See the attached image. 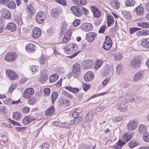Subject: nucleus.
Here are the masks:
<instances>
[{
	"instance_id": "nucleus-1",
	"label": "nucleus",
	"mask_w": 149,
	"mask_h": 149,
	"mask_svg": "<svg viewBox=\"0 0 149 149\" xmlns=\"http://www.w3.org/2000/svg\"><path fill=\"white\" fill-rule=\"evenodd\" d=\"M65 52L70 55L68 56L70 58L75 57L80 52L78 50V47L76 44L73 42H70L64 48Z\"/></svg>"
},
{
	"instance_id": "nucleus-2",
	"label": "nucleus",
	"mask_w": 149,
	"mask_h": 149,
	"mask_svg": "<svg viewBox=\"0 0 149 149\" xmlns=\"http://www.w3.org/2000/svg\"><path fill=\"white\" fill-rule=\"evenodd\" d=\"M46 15L42 11L38 12L36 14L35 19L36 22L39 24L43 23L45 19Z\"/></svg>"
},
{
	"instance_id": "nucleus-3",
	"label": "nucleus",
	"mask_w": 149,
	"mask_h": 149,
	"mask_svg": "<svg viewBox=\"0 0 149 149\" xmlns=\"http://www.w3.org/2000/svg\"><path fill=\"white\" fill-rule=\"evenodd\" d=\"M141 62L140 58H136L132 59L130 62V66L132 68L137 69L140 67Z\"/></svg>"
},
{
	"instance_id": "nucleus-4",
	"label": "nucleus",
	"mask_w": 149,
	"mask_h": 149,
	"mask_svg": "<svg viewBox=\"0 0 149 149\" xmlns=\"http://www.w3.org/2000/svg\"><path fill=\"white\" fill-rule=\"evenodd\" d=\"M138 123L135 120H131L130 121L127 125V129L130 131L135 130L137 128Z\"/></svg>"
},
{
	"instance_id": "nucleus-5",
	"label": "nucleus",
	"mask_w": 149,
	"mask_h": 149,
	"mask_svg": "<svg viewBox=\"0 0 149 149\" xmlns=\"http://www.w3.org/2000/svg\"><path fill=\"white\" fill-rule=\"evenodd\" d=\"M17 57V55L16 53L11 52L8 53L5 57L6 61L10 62L14 61Z\"/></svg>"
},
{
	"instance_id": "nucleus-6",
	"label": "nucleus",
	"mask_w": 149,
	"mask_h": 149,
	"mask_svg": "<svg viewBox=\"0 0 149 149\" xmlns=\"http://www.w3.org/2000/svg\"><path fill=\"white\" fill-rule=\"evenodd\" d=\"M6 74L11 80L16 79L18 77L17 74L14 71L10 69H7L6 70Z\"/></svg>"
},
{
	"instance_id": "nucleus-7",
	"label": "nucleus",
	"mask_w": 149,
	"mask_h": 149,
	"mask_svg": "<svg viewBox=\"0 0 149 149\" xmlns=\"http://www.w3.org/2000/svg\"><path fill=\"white\" fill-rule=\"evenodd\" d=\"M73 74L74 77L77 78L78 75H79L80 73V69L81 65L77 63L73 65Z\"/></svg>"
},
{
	"instance_id": "nucleus-8",
	"label": "nucleus",
	"mask_w": 149,
	"mask_h": 149,
	"mask_svg": "<svg viewBox=\"0 0 149 149\" xmlns=\"http://www.w3.org/2000/svg\"><path fill=\"white\" fill-rule=\"evenodd\" d=\"M81 29L84 31L88 32L92 31L93 29V27L90 23H85L81 25Z\"/></svg>"
},
{
	"instance_id": "nucleus-9",
	"label": "nucleus",
	"mask_w": 149,
	"mask_h": 149,
	"mask_svg": "<svg viewBox=\"0 0 149 149\" xmlns=\"http://www.w3.org/2000/svg\"><path fill=\"white\" fill-rule=\"evenodd\" d=\"M70 10L75 16L79 17L81 16L82 13L80 8L79 7L77 6H73L71 8Z\"/></svg>"
},
{
	"instance_id": "nucleus-10",
	"label": "nucleus",
	"mask_w": 149,
	"mask_h": 149,
	"mask_svg": "<svg viewBox=\"0 0 149 149\" xmlns=\"http://www.w3.org/2000/svg\"><path fill=\"white\" fill-rule=\"evenodd\" d=\"M113 69L112 68L105 66L103 67L102 70V74L104 76H106L112 74Z\"/></svg>"
},
{
	"instance_id": "nucleus-11",
	"label": "nucleus",
	"mask_w": 149,
	"mask_h": 149,
	"mask_svg": "<svg viewBox=\"0 0 149 149\" xmlns=\"http://www.w3.org/2000/svg\"><path fill=\"white\" fill-rule=\"evenodd\" d=\"M93 78V73L91 71H88L86 73L84 76V80L88 82L91 81Z\"/></svg>"
},
{
	"instance_id": "nucleus-12",
	"label": "nucleus",
	"mask_w": 149,
	"mask_h": 149,
	"mask_svg": "<svg viewBox=\"0 0 149 149\" xmlns=\"http://www.w3.org/2000/svg\"><path fill=\"white\" fill-rule=\"evenodd\" d=\"M34 93V90L31 88H29L26 89L24 92L23 97L25 98L30 97Z\"/></svg>"
},
{
	"instance_id": "nucleus-13",
	"label": "nucleus",
	"mask_w": 149,
	"mask_h": 149,
	"mask_svg": "<svg viewBox=\"0 0 149 149\" xmlns=\"http://www.w3.org/2000/svg\"><path fill=\"white\" fill-rule=\"evenodd\" d=\"M82 65L84 69H89L93 67V63L91 61L88 60L84 61L82 63Z\"/></svg>"
},
{
	"instance_id": "nucleus-14",
	"label": "nucleus",
	"mask_w": 149,
	"mask_h": 149,
	"mask_svg": "<svg viewBox=\"0 0 149 149\" xmlns=\"http://www.w3.org/2000/svg\"><path fill=\"white\" fill-rule=\"evenodd\" d=\"M96 34L94 32H90L86 35V39L89 42L93 41L96 37Z\"/></svg>"
},
{
	"instance_id": "nucleus-15",
	"label": "nucleus",
	"mask_w": 149,
	"mask_h": 149,
	"mask_svg": "<svg viewBox=\"0 0 149 149\" xmlns=\"http://www.w3.org/2000/svg\"><path fill=\"white\" fill-rule=\"evenodd\" d=\"M41 33V31L39 28H35L33 31V37L35 39H37L40 36Z\"/></svg>"
},
{
	"instance_id": "nucleus-16",
	"label": "nucleus",
	"mask_w": 149,
	"mask_h": 149,
	"mask_svg": "<svg viewBox=\"0 0 149 149\" xmlns=\"http://www.w3.org/2000/svg\"><path fill=\"white\" fill-rule=\"evenodd\" d=\"M71 30L69 29L64 35L62 39V41L63 42L67 43L70 40L71 36Z\"/></svg>"
},
{
	"instance_id": "nucleus-17",
	"label": "nucleus",
	"mask_w": 149,
	"mask_h": 149,
	"mask_svg": "<svg viewBox=\"0 0 149 149\" xmlns=\"http://www.w3.org/2000/svg\"><path fill=\"white\" fill-rule=\"evenodd\" d=\"M90 9L93 13L94 16L96 17H99L101 15V13L99 10L94 6H91Z\"/></svg>"
},
{
	"instance_id": "nucleus-18",
	"label": "nucleus",
	"mask_w": 149,
	"mask_h": 149,
	"mask_svg": "<svg viewBox=\"0 0 149 149\" xmlns=\"http://www.w3.org/2000/svg\"><path fill=\"white\" fill-rule=\"evenodd\" d=\"M26 50L29 52L33 53L36 50V47L33 44H27L26 47Z\"/></svg>"
},
{
	"instance_id": "nucleus-19",
	"label": "nucleus",
	"mask_w": 149,
	"mask_h": 149,
	"mask_svg": "<svg viewBox=\"0 0 149 149\" xmlns=\"http://www.w3.org/2000/svg\"><path fill=\"white\" fill-rule=\"evenodd\" d=\"M8 140L7 134L5 133L0 136V144L3 146H4L7 144Z\"/></svg>"
},
{
	"instance_id": "nucleus-20",
	"label": "nucleus",
	"mask_w": 149,
	"mask_h": 149,
	"mask_svg": "<svg viewBox=\"0 0 149 149\" xmlns=\"http://www.w3.org/2000/svg\"><path fill=\"white\" fill-rule=\"evenodd\" d=\"M1 12L3 17L7 19L11 18V15L10 11L7 9L3 8L1 9Z\"/></svg>"
},
{
	"instance_id": "nucleus-21",
	"label": "nucleus",
	"mask_w": 149,
	"mask_h": 149,
	"mask_svg": "<svg viewBox=\"0 0 149 149\" xmlns=\"http://www.w3.org/2000/svg\"><path fill=\"white\" fill-rule=\"evenodd\" d=\"M134 10L137 15L140 16L142 15L144 12L143 8L141 6H137L134 9Z\"/></svg>"
},
{
	"instance_id": "nucleus-22",
	"label": "nucleus",
	"mask_w": 149,
	"mask_h": 149,
	"mask_svg": "<svg viewBox=\"0 0 149 149\" xmlns=\"http://www.w3.org/2000/svg\"><path fill=\"white\" fill-rule=\"evenodd\" d=\"M143 76V72L142 71H139L136 73L134 75V80L135 81H138L141 79Z\"/></svg>"
},
{
	"instance_id": "nucleus-23",
	"label": "nucleus",
	"mask_w": 149,
	"mask_h": 149,
	"mask_svg": "<svg viewBox=\"0 0 149 149\" xmlns=\"http://www.w3.org/2000/svg\"><path fill=\"white\" fill-rule=\"evenodd\" d=\"M6 27L8 30L12 31H15L17 29L16 25L13 22L8 23Z\"/></svg>"
},
{
	"instance_id": "nucleus-24",
	"label": "nucleus",
	"mask_w": 149,
	"mask_h": 149,
	"mask_svg": "<svg viewBox=\"0 0 149 149\" xmlns=\"http://www.w3.org/2000/svg\"><path fill=\"white\" fill-rule=\"evenodd\" d=\"M55 109L53 106H51L45 112V115L49 116L52 115L55 111Z\"/></svg>"
},
{
	"instance_id": "nucleus-25",
	"label": "nucleus",
	"mask_w": 149,
	"mask_h": 149,
	"mask_svg": "<svg viewBox=\"0 0 149 149\" xmlns=\"http://www.w3.org/2000/svg\"><path fill=\"white\" fill-rule=\"evenodd\" d=\"M74 3L81 7L86 5L87 2L86 0H74Z\"/></svg>"
},
{
	"instance_id": "nucleus-26",
	"label": "nucleus",
	"mask_w": 149,
	"mask_h": 149,
	"mask_svg": "<svg viewBox=\"0 0 149 149\" xmlns=\"http://www.w3.org/2000/svg\"><path fill=\"white\" fill-rule=\"evenodd\" d=\"M141 45L144 47L148 48H149V39L143 38L141 41Z\"/></svg>"
},
{
	"instance_id": "nucleus-27",
	"label": "nucleus",
	"mask_w": 149,
	"mask_h": 149,
	"mask_svg": "<svg viewBox=\"0 0 149 149\" xmlns=\"http://www.w3.org/2000/svg\"><path fill=\"white\" fill-rule=\"evenodd\" d=\"M114 59L117 61H120L122 58V54L118 52H116L113 54Z\"/></svg>"
},
{
	"instance_id": "nucleus-28",
	"label": "nucleus",
	"mask_w": 149,
	"mask_h": 149,
	"mask_svg": "<svg viewBox=\"0 0 149 149\" xmlns=\"http://www.w3.org/2000/svg\"><path fill=\"white\" fill-rule=\"evenodd\" d=\"M26 8L27 12L29 15H32L34 12V8L33 6L31 4H29L27 5Z\"/></svg>"
},
{
	"instance_id": "nucleus-29",
	"label": "nucleus",
	"mask_w": 149,
	"mask_h": 149,
	"mask_svg": "<svg viewBox=\"0 0 149 149\" xmlns=\"http://www.w3.org/2000/svg\"><path fill=\"white\" fill-rule=\"evenodd\" d=\"M114 19L113 17L111 15H109L107 17V25L109 26H111L114 22Z\"/></svg>"
},
{
	"instance_id": "nucleus-30",
	"label": "nucleus",
	"mask_w": 149,
	"mask_h": 149,
	"mask_svg": "<svg viewBox=\"0 0 149 149\" xmlns=\"http://www.w3.org/2000/svg\"><path fill=\"white\" fill-rule=\"evenodd\" d=\"M13 117V119L18 120L21 118L22 115L19 112L16 111L14 112Z\"/></svg>"
},
{
	"instance_id": "nucleus-31",
	"label": "nucleus",
	"mask_w": 149,
	"mask_h": 149,
	"mask_svg": "<svg viewBox=\"0 0 149 149\" xmlns=\"http://www.w3.org/2000/svg\"><path fill=\"white\" fill-rule=\"evenodd\" d=\"M138 130L140 133L143 134L147 133L146 127L143 125H141L139 126Z\"/></svg>"
},
{
	"instance_id": "nucleus-32",
	"label": "nucleus",
	"mask_w": 149,
	"mask_h": 149,
	"mask_svg": "<svg viewBox=\"0 0 149 149\" xmlns=\"http://www.w3.org/2000/svg\"><path fill=\"white\" fill-rule=\"evenodd\" d=\"M112 46V43L104 42L103 45V48L106 50H109Z\"/></svg>"
},
{
	"instance_id": "nucleus-33",
	"label": "nucleus",
	"mask_w": 149,
	"mask_h": 149,
	"mask_svg": "<svg viewBox=\"0 0 149 149\" xmlns=\"http://www.w3.org/2000/svg\"><path fill=\"white\" fill-rule=\"evenodd\" d=\"M93 116L94 115L92 113H88L85 118V121L87 122L91 121L92 120Z\"/></svg>"
},
{
	"instance_id": "nucleus-34",
	"label": "nucleus",
	"mask_w": 149,
	"mask_h": 149,
	"mask_svg": "<svg viewBox=\"0 0 149 149\" xmlns=\"http://www.w3.org/2000/svg\"><path fill=\"white\" fill-rule=\"evenodd\" d=\"M95 148L93 147L92 148L91 146L90 145L81 144L79 146L78 149H93Z\"/></svg>"
},
{
	"instance_id": "nucleus-35",
	"label": "nucleus",
	"mask_w": 149,
	"mask_h": 149,
	"mask_svg": "<svg viewBox=\"0 0 149 149\" xmlns=\"http://www.w3.org/2000/svg\"><path fill=\"white\" fill-rule=\"evenodd\" d=\"M58 76L57 74H54L51 75L49 77V80L50 83H54L58 79Z\"/></svg>"
},
{
	"instance_id": "nucleus-36",
	"label": "nucleus",
	"mask_w": 149,
	"mask_h": 149,
	"mask_svg": "<svg viewBox=\"0 0 149 149\" xmlns=\"http://www.w3.org/2000/svg\"><path fill=\"white\" fill-rule=\"evenodd\" d=\"M59 14V10L57 9H53L51 11V15L54 17H57L58 16Z\"/></svg>"
},
{
	"instance_id": "nucleus-37",
	"label": "nucleus",
	"mask_w": 149,
	"mask_h": 149,
	"mask_svg": "<svg viewBox=\"0 0 149 149\" xmlns=\"http://www.w3.org/2000/svg\"><path fill=\"white\" fill-rule=\"evenodd\" d=\"M66 89L72 92L73 93H77L79 91V89L77 88H72L71 86H67L65 87Z\"/></svg>"
},
{
	"instance_id": "nucleus-38",
	"label": "nucleus",
	"mask_w": 149,
	"mask_h": 149,
	"mask_svg": "<svg viewBox=\"0 0 149 149\" xmlns=\"http://www.w3.org/2000/svg\"><path fill=\"white\" fill-rule=\"evenodd\" d=\"M132 136L131 134H130L129 133H126L123 136V138L125 141H128Z\"/></svg>"
},
{
	"instance_id": "nucleus-39",
	"label": "nucleus",
	"mask_w": 149,
	"mask_h": 149,
	"mask_svg": "<svg viewBox=\"0 0 149 149\" xmlns=\"http://www.w3.org/2000/svg\"><path fill=\"white\" fill-rule=\"evenodd\" d=\"M116 107L119 109H125L127 107L126 104L118 103L116 105Z\"/></svg>"
},
{
	"instance_id": "nucleus-40",
	"label": "nucleus",
	"mask_w": 149,
	"mask_h": 149,
	"mask_svg": "<svg viewBox=\"0 0 149 149\" xmlns=\"http://www.w3.org/2000/svg\"><path fill=\"white\" fill-rule=\"evenodd\" d=\"M48 76L46 74H43L40 77L39 81L42 83H44L47 79Z\"/></svg>"
},
{
	"instance_id": "nucleus-41",
	"label": "nucleus",
	"mask_w": 149,
	"mask_h": 149,
	"mask_svg": "<svg viewBox=\"0 0 149 149\" xmlns=\"http://www.w3.org/2000/svg\"><path fill=\"white\" fill-rule=\"evenodd\" d=\"M125 3L126 6H130L134 5L135 2L134 0H125Z\"/></svg>"
},
{
	"instance_id": "nucleus-42",
	"label": "nucleus",
	"mask_w": 149,
	"mask_h": 149,
	"mask_svg": "<svg viewBox=\"0 0 149 149\" xmlns=\"http://www.w3.org/2000/svg\"><path fill=\"white\" fill-rule=\"evenodd\" d=\"M58 97V94L57 93L55 92H54L52 93L51 95V98L53 104L56 101Z\"/></svg>"
},
{
	"instance_id": "nucleus-43",
	"label": "nucleus",
	"mask_w": 149,
	"mask_h": 149,
	"mask_svg": "<svg viewBox=\"0 0 149 149\" xmlns=\"http://www.w3.org/2000/svg\"><path fill=\"white\" fill-rule=\"evenodd\" d=\"M7 4V6L10 9H13L16 7V3L14 1H11L8 4Z\"/></svg>"
},
{
	"instance_id": "nucleus-44",
	"label": "nucleus",
	"mask_w": 149,
	"mask_h": 149,
	"mask_svg": "<svg viewBox=\"0 0 149 149\" xmlns=\"http://www.w3.org/2000/svg\"><path fill=\"white\" fill-rule=\"evenodd\" d=\"M102 61L101 60H96L95 62L94 68L96 69L100 68L102 65Z\"/></svg>"
},
{
	"instance_id": "nucleus-45",
	"label": "nucleus",
	"mask_w": 149,
	"mask_h": 149,
	"mask_svg": "<svg viewBox=\"0 0 149 149\" xmlns=\"http://www.w3.org/2000/svg\"><path fill=\"white\" fill-rule=\"evenodd\" d=\"M143 140L146 142H149V134L148 133H146L143 135Z\"/></svg>"
},
{
	"instance_id": "nucleus-46",
	"label": "nucleus",
	"mask_w": 149,
	"mask_h": 149,
	"mask_svg": "<svg viewBox=\"0 0 149 149\" xmlns=\"http://www.w3.org/2000/svg\"><path fill=\"white\" fill-rule=\"evenodd\" d=\"M122 65L120 64L118 65L116 67V74L118 75L122 71Z\"/></svg>"
},
{
	"instance_id": "nucleus-47",
	"label": "nucleus",
	"mask_w": 149,
	"mask_h": 149,
	"mask_svg": "<svg viewBox=\"0 0 149 149\" xmlns=\"http://www.w3.org/2000/svg\"><path fill=\"white\" fill-rule=\"evenodd\" d=\"M139 24L143 28H147L149 27V23L146 22H141Z\"/></svg>"
},
{
	"instance_id": "nucleus-48",
	"label": "nucleus",
	"mask_w": 149,
	"mask_h": 149,
	"mask_svg": "<svg viewBox=\"0 0 149 149\" xmlns=\"http://www.w3.org/2000/svg\"><path fill=\"white\" fill-rule=\"evenodd\" d=\"M120 85L123 88H126L127 87L128 84L126 81H123L120 83Z\"/></svg>"
},
{
	"instance_id": "nucleus-49",
	"label": "nucleus",
	"mask_w": 149,
	"mask_h": 149,
	"mask_svg": "<svg viewBox=\"0 0 149 149\" xmlns=\"http://www.w3.org/2000/svg\"><path fill=\"white\" fill-rule=\"evenodd\" d=\"M44 94L45 96H47L50 93V89L49 88H45L43 90Z\"/></svg>"
},
{
	"instance_id": "nucleus-50",
	"label": "nucleus",
	"mask_w": 149,
	"mask_h": 149,
	"mask_svg": "<svg viewBox=\"0 0 149 149\" xmlns=\"http://www.w3.org/2000/svg\"><path fill=\"white\" fill-rule=\"evenodd\" d=\"M36 98L35 97H33L31 99H29L28 101V102L29 104L33 105L36 102Z\"/></svg>"
},
{
	"instance_id": "nucleus-51",
	"label": "nucleus",
	"mask_w": 149,
	"mask_h": 149,
	"mask_svg": "<svg viewBox=\"0 0 149 149\" xmlns=\"http://www.w3.org/2000/svg\"><path fill=\"white\" fill-rule=\"evenodd\" d=\"M90 85L87 83H83V89L85 91H86L88 90L90 88Z\"/></svg>"
},
{
	"instance_id": "nucleus-52",
	"label": "nucleus",
	"mask_w": 149,
	"mask_h": 149,
	"mask_svg": "<svg viewBox=\"0 0 149 149\" xmlns=\"http://www.w3.org/2000/svg\"><path fill=\"white\" fill-rule=\"evenodd\" d=\"M40 148L41 149H48L49 145L47 143H44L40 146Z\"/></svg>"
},
{
	"instance_id": "nucleus-53",
	"label": "nucleus",
	"mask_w": 149,
	"mask_h": 149,
	"mask_svg": "<svg viewBox=\"0 0 149 149\" xmlns=\"http://www.w3.org/2000/svg\"><path fill=\"white\" fill-rule=\"evenodd\" d=\"M137 145V143L135 141L130 142L129 143V146L131 148H133Z\"/></svg>"
},
{
	"instance_id": "nucleus-54",
	"label": "nucleus",
	"mask_w": 149,
	"mask_h": 149,
	"mask_svg": "<svg viewBox=\"0 0 149 149\" xmlns=\"http://www.w3.org/2000/svg\"><path fill=\"white\" fill-rule=\"evenodd\" d=\"M22 110L23 113H27L29 111L30 108L29 107H23L22 108Z\"/></svg>"
},
{
	"instance_id": "nucleus-55",
	"label": "nucleus",
	"mask_w": 149,
	"mask_h": 149,
	"mask_svg": "<svg viewBox=\"0 0 149 149\" xmlns=\"http://www.w3.org/2000/svg\"><path fill=\"white\" fill-rule=\"evenodd\" d=\"M122 119V117L120 116H118L113 118V120L115 122H117L121 121Z\"/></svg>"
},
{
	"instance_id": "nucleus-56",
	"label": "nucleus",
	"mask_w": 149,
	"mask_h": 149,
	"mask_svg": "<svg viewBox=\"0 0 149 149\" xmlns=\"http://www.w3.org/2000/svg\"><path fill=\"white\" fill-rule=\"evenodd\" d=\"M125 144V143L122 141L121 140L119 139L118 141L116 143V145L120 146V148H121Z\"/></svg>"
},
{
	"instance_id": "nucleus-57",
	"label": "nucleus",
	"mask_w": 149,
	"mask_h": 149,
	"mask_svg": "<svg viewBox=\"0 0 149 149\" xmlns=\"http://www.w3.org/2000/svg\"><path fill=\"white\" fill-rule=\"evenodd\" d=\"M11 1V0H0V3L1 4H4L7 6V4Z\"/></svg>"
},
{
	"instance_id": "nucleus-58",
	"label": "nucleus",
	"mask_w": 149,
	"mask_h": 149,
	"mask_svg": "<svg viewBox=\"0 0 149 149\" xmlns=\"http://www.w3.org/2000/svg\"><path fill=\"white\" fill-rule=\"evenodd\" d=\"M56 2L64 6H66V2L65 0H55Z\"/></svg>"
},
{
	"instance_id": "nucleus-59",
	"label": "nucleus",
	"mask_w": 149,
	"mask_h": 149,
	"mask_svg": "<svg viewBox=\"0 0 149 149\" xmlns=\"http://www.w3.org/2000/svg\"><path fill=\"white\" fill-rule=\"evenodd\" d=\"M46 61V58L45 57L42 56L39 58V62L41 64L45 63Z\"/></svg>"
},
{
	"instance_id": "nucleus-60",
	"label": "nucleus",
	"mask_w": 149,
	"mask_h": 149,
	"mask_svg": "<svg viewBox=\"0 0 149 149\" xmlns=\"http://www.w3.org/2000/svg\"><path fill=\"white\" fill-rule=\"evenodd\" d=\"M29 120L28 116H27L23 119V123L25 125L28 124L29 123Z\"/></svg>"
},
{
	"instance_id": "nucleus-61",
	"label": "nucleus",
	"mask_w": 149,
	"mask_h": 149,
	"mask_svg": "<svg viewBox=\"0 0 149 149\" xmlns=\"http://www.w3.org/2000/svg\"><path fill=\"white\" fill-rule=\"evenodd\" d=\"M15 88V86L14 84H11L10 86V87L8 92L10 93H11L12 91H13L14 89Z\"/></svg>"
},
{
	"instance_id": "nucleus-62",
	"label": "nucleus",
	"mask_w": 149,
	"mask_h": 149,
	"mask_svg": "<svg viewBox=\"0 0 149 149\" xmlns=\"http://www.w3.org/2000/svg\"><path fill=\"white\" fill-rule=\"evenodd\" d=\"M109 80L110 79L109 78H106L104 79L102 83L103 86L104 87L106 86L108 84Z\"/></svg>"
},
{
	"instance_id": "nucleus-63",
	"label": "nucleus",
	"mask_w": 149,
	"mask_h": 149,
	"mask_svg": "<svg viewBox=\"0 0 149 149\" xmlns=\"http://www.w3.org/2000/svg\"><path fill=\"white\" fill-rule=\"evenodd\" d=\"M80 23V21L79 19H76L73 22V25L74 26L76 27L79 25Z\"/></svg>"
},
{
	"instance_id": "nucleus-64",
	"label": "nucleus",
	"mask_w": 149,
	"mask_h": 149,
	"mask_svg": "<svg viewBox=\"0 0 149 149\" xmlns=\"http://www.w3.org/2000/svg\"><path fill=\"white\" fill-rule=\"evenodd\" d=\"M31 68L32 71L33 72H36L38 69V66L34 65H32Z\"/></svg>"
}]
</instances>
